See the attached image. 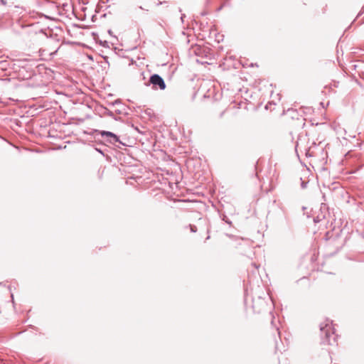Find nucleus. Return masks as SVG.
<instances>
[{"instance_id":"1","label":"nucleus","mask_w":364,"mask_h":364,"mask_svg":"<svg viewBox=\"0 0 364 364\" xmlns=\"http://www.w3.org/2000/svg\"><path fill=\"white\" fill-rule=\"evenodd\" d=\"M331 321H326V323L320 324L321 343L326 345H337V336L335 335L334 328L331 326Z\"/></svg>"},{"instance_id":"2","label":"nucleus","mask_w":364,"mask_h":364,"mask_svg":"<svg viewBox=\"0 0 364 364\" xmlns=\"http://www.w3.org/2000/svg\"><path fill=\"white\" fill-rule=\"evenodd\" d=\"M91 134L93 135L95 138H97L98 136H100L101 138L103 139L104 144L109 143L116 146L117 148L119 149L122 148V146H127L125 143L122 142L119 139V136L109 131L93 129L91 132Z\"/></svg>"},{"instance_id":"3","label":"nucleus","mask_w":364,"mask_h":364,"mask_svg":"<svg viewBox=\"0 0 364 364\" xmlns=\"http://www.w3.org/2000/svg\"><path fill=\"white\" fill-rule=\"evenodd\" d=\"M144 85L146 87L151 85V88L154 90H164L166 87L164 78L156 73L151 75L149 80L144 82Z\"/></svg>"},{"instance_id":"4","label":"nucleus","mask_w":364,"mask_h":364,"mask_svg":"<svg viewBox=\"0 0 364 364\" xmlns=\"http://www.w3.org/2000/svg\"><path fill=\"white\" fill-rule=\"evenodd\" d=\"M252 309L255 313L260 314L266 310L267 304L261 296L252 297Z\"/></svg>"},{"instance_id":"5","label":"nucleus","mask_w":364,"mask_h":364,"mask_svg":"<svg viewBox=\"0 0 364 364\" xmlns=\"http://www.w3.org/2000/svg\"><path fill=\"white\" fill-rule=\"evenodd\" d=\"M109 105L110 106H118L115 109H114V112L115 114H127V106L124 104L122 103L121 102V100L119 99H117L116 100H114V102H109Z\"/></svg>"},{"instance_id":"6","label":"nucleus","mask_w":364,"mask_h":364,"mask_svg":"<svg viewBox=\"0 0 364 364\" xmlns=\"http://www.w3.org/2000/svg\"><path fill=\"white\" fill-rule=\"evenodd\" d=\"M103 114L104 115H106V116H108V117H112V119H114V120L116 121H119L121 119L120 117H115L114 114V111H111L109 110V109L106 108V107H103Z\"/></svg>"},{"instance_id":"7","label":"nucleus","mask_w":364,"mask_h":364,"mask_svg":"<svg viewBox=\"0 0 364 364\" xmlns=\"http://www.w3.org/2000/svg\"><path fill=\"white\" fill-rule=\"evenodd\" d=\"M220 218L227 224L230 225H232V221L228 218V216L225 213L220 214Z\"/></svg>"},{"instance_id":"8","label":"nucleus","mask_w":364,"mask_h":364,"mask_svg":"<svg viewBox=\"0 0 364 364\" xmlns=\"http://www.w3.org/2000/svg\"><path fill=\"white\" fill-rule=\"evenodd\" d=\"M189 227H190V230L191 232H196L198 229H197V227L194 225H189Z\"/></svg>"},{"instance_id":"9","label":"nucleus","mask_w":364,"mask_h":364,"mask_svg":"<svg viewBox=\"0 0 364 364\" xmlns=\"http://www.w3.org/2000/svg\"><path fill=\"white\" fill-rule=\"evenodd\" d=\"M100 44L101 46H102L103 47H105V48L109 46H108V43H107V41H100Z\"/></svg>"},{"instance_id":"10","label":"nucleus","mask_w":364,"mask_h":364,"mask_svg":"<svg viewBox=\"0 0 364 364\" xmlns=\"http://www.w3.org/2000/svg\"><path fill=\"white\" fill-rule=\"evenodd\" d=\"M95 150H96L97 152H99V153H100L102 155L105 156L104 151H103L102 149H100V148H97V147H96V148H95Z\"/></svg>"},{"instance_id":"11","label":"nucleus","mask_w":364,"mask_h":364,"mask_svg":"<svg viewBox=\"0 0 364 364\" xmlns=\"http://www.w3.org/2000/svg\"><path fill=\"white\" fill-rule=\"evenodd\" d=\"M320 220H321V218H319V216H317L316 218H315L314 219V223H316L320 222Z\"/></svg>"},{"instance_id":"12","label":"nucleus","mask_w":364,"mask_h":364,"mask_svg":"<svg viewBox=\"0 0 364 364\" xmlns=\"http://www.w3.org/2000/svg\"><path fill=\"white\" fill-rule=\"evenodd\" d=\"M251 264H252V267H254V268H255V269H258V267H259V266H257V265L256 264V263H255V262H252Z\"/></svg>"},{"instance_id":"13","label":"nucleus","mask_w":364,"mask_h":364,"mask_svg":"<svg viewBox=\"0 0 364 364\" xmlns=\"http://www.w3.org/2000/svg\"><path fill=\"white\" fill-rule=\"evenodd\" d=\"M306 183H305V182L302 181V183H301V187H302L303 188H306Z\"/></svg>"},{"instance_id":"14","label":"nucleus","mask_w":364,"mask_h":364,"mask_svg":"<svg viewBox=\"0 0 364 364\" xmlns=\"http://www.w3.org/2000/svg\"><path fill=\"white\" fill-rule=\"evenodd\" d=\"M107 32H108V33H109L110 36H113V33H112V31L111 29H109Z\"/></svg>"},{"instance_id":"15","label":"nucleus","mask_w":364,"mask_h":364,"mask_svg":"<svg viewBox=\"0 0 364 364\" xmlns=\"http://www.w3.org/2000/svg\"><path fill=\"white\" fill-rule=\"evenodd\" d=\"M0 1L1 3V4H3V5H6V1L5 0H0Z\"/></svg>"},{"instance_id":"16","label":"nucleus","mask_w":364,"mask_h":364,"mask_svg":"<svg viewBox=\"0 0 364 364\" xmlns=\"http://www.w3.org/2000/svg\"><path fill=\"white\" fill-rule=\"evenodd\" d=\"M326 7H327V5H326L323 9H322V12L324 14L326 11Z\"/></svg>"},{"instance_id":"17","label":"nucleus","mask_w":364,"mask_h":364,"mask_svg":"<svg viewBox=\"0 0 364 364\" xmlns=\"http://www.w3.org/2000/svg\"><path fill=\"white\" fill-rule=\"evenodd\" d=\"M146 113L147 114H149V115H151V110H150V109H149V110H146Z\"/></svg>"},{"instance_id":"18","label":"nucleus","mask_w":364,"mask_h":364,"mask_svg":"<svg viewBox=\"0 0 364 364\" xmlns=\"http://www.w3.org/2000/svg\"><path fill=\"white\" fill-rule=\"evenodd\" d=\"M185 14H182L181 17V19L182 21H183V18L185 17Z\"/></svg>"},{"instance_id":"19","label":"nucleus","mask_w":364,"mask_h":364,"mask_svg":"<svg viewBox=\"0 0 364 364\" xmlns=\"http://www.w3.org/2000/svg\"><path fill=\"white\" fill-rule=\"evenodd\" d=\"M30 327H31V328H33V329H35V330H36V329H37V328H36V327H35V326H31V325L30 326Z\"/></svg>"},{"instance_id":"20","label":"nucleus","mask_w":364,"mask_h":364,"mask_svg":"<svg viewBox=\"0 0 364 364\" xmlns=\"http://www.w3.org/2000/svg\"><path fill=\"white\" fill-rule=\"evenodd\" d=\"M11 299H12L13 302L14 303V295H13V294H11Z\"/></svg>"},{"instance_id":"21","label":"nucleus","mask_w":364,"mask_h":364,"mask_svg":"<svg viewBox=\"0 0 364 364\" xmlns=\"http://www.w3.org/2000/svg\"><path fill=\"white\" fill-rule=\"evenodd\" d=\"M275 348H276V350H280L279 349V348H278L277 345L276 346Z\"/></svg>"},{"instance_id":"22","label":"nucleus","mask_w":364,"mask_h":364,"mask_svg":"<svg viewBox=\"0 0 364 364\" xmlns=\"http://www.w3.org/2000/svg\"><path fill=\"white\" fill-rule=\"evenodd\" d=\"M222 8H223V6H221L220 7H219L218 11L221 10V9H222Z\"/></svg>"},{"instance_id":"23","label":"nucleus","mask_w":364,"mask_h":364,"mask_svg":"<svg viewBox=\"0 0 364 364\" xmlns=\"http://www.w3.org/2000/svg\"><path fill=\"white\" fill-rule=\"evenodd\" d=\"M208 239H210V236H208V237H206V240H208Z\"/></svg>"}]
</instances>
